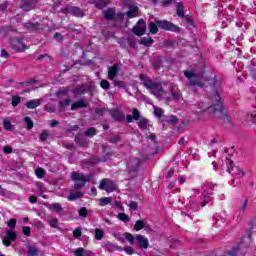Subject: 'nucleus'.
<instances>
[{"label":"nucleus","mask_w":256,"mask_h":256,"mask_svg":"<svg viewBox=\"0 0 256 256\" xmlns=\"http://www.w3.org/2000/svg\"><path fill=\"white\" fill-rule=\"evenodd\" d=\"M210 99L212 102L211 106H205V103L198 104L200 111H207L212 117H218L224 123H231L229 113L223 106V101H221V91L215 89Z\"/></svg>","instance_id":"1"},{"label":"nucleus","mask_w":256,"mask_h":256,"mask_svg":"<svg viewBox=\"0 0 256 256\" xmlns=\"http://www.w3.org/2000/svg\"><path fill=\"white\" fill-rule=\"evenodd\" d=\"M139 79L142 85H144V87H146V89H148V91L154 95V97H157V99H165V97H167V92L163 90V86L160 82L151 80L145 74H140Z\"/></svg>","instance_id":"2"},{"label":"nucleus","mask_w":256,"mask_h":256,"mask_svg":"<svg viewBox=\"0 0 256 256\" xmlns=\"http://www.w3.org/2000/svg\"><path fill=\"white\" fill-rule=\"evenodd\" d=\"M148 28L152 35H157V33H159V29H163L164 31H171L172 33L181 32V28L173 24V22L167 20H159V18H155L154 22L150 21Z\"/></svg>","instance_id":"3"},{"label":"nucleus","mask_w":256,"mask_h":256,"mask_svg":"<svg viewBox=\"0 0 256 256\" xmlns=\"http://www.w3.org/2000/svg\"><path fill=\"white\" fill-rule=\"evenodd\" d=\"M215 188V184L206 182L202 185L203 193L201 196L200 206L205 207L207 203H211L213 201V189Z\"/></svg>","instance_id":"4"},{"label":"nucleus","mask_w":256,"mask_h":256,"mask_svg":"<svg viewBox=\"0 0 256 256\" xmlns=\"http://www.w3.org/2000/svg\"><path fill=\"white\" fill-rule=\"evenodd\" d=\"M71 179H72V181L75 182L74 189L76 191H79V189H83V187H85V183L91 181V176L84 175L83 173L74 171L71 174Z\"/></svg>","instance_id":"5"},{"label":"nucleus","mask_w":256,"mask_h":256,"mask_svg":"<svg viewBox=\"0 0 256 256\" xmlns=\"http://www.w3.org/2000/svg\"><path fill=\"white\" fill-rule=\"evenodd\" d=\"M226 167L227 173L235 175L238 177V179L245 177V172L243 170H241L239 167L234 168L235 164L233 163L230 155L226 157Z\"/></svg>","instance_id":"6"},{"label":"nucleus","mask_w":256,"mask_h":256,"mask_svg":"<svg viewBox=\"0 0 256 256\" xmlns=\"http://www.w3.org/2000/svg\"><path fill=\"white\" fill-rule=\"evenodd\" d=\"M139 165H141V160L139 158L130 157L127 161V167L129 173H137L139 171Z\"/></svg>","instance_id":"7"},{"label":"nucleus","mask_w":256,"mask_h":256,"mask_svg":"<svg viewBox=\"0 0 256 256\" xmlns=\"http://www.w3.org/2000/svg\"><path fill=\"white\" fill-rule=\"evenodd\" d=\"M134 35L141 37L145 35V31H147V26L145 25V20L139 19L137 24L132 29Z\"/></svg>","instance_id":"8"},{"label":"nucleus","mask_w":256,"mask_h":256,"mask_svg":"<svg viewBox=\"0 0 256 256\" xmlns=\"http://www.w3.org/2000/svg\"><path fill=\"white\" fill-rule=\"evenodd\" d=\"M99 189L107 191V193H111L117 189V185L109 179H103L99 184Z\"/></svg>","instance_id":"9"},{"label":"nucleus","mask_w":256,"mask_h":256,"mask_svg":"<svg viewBox=\"0 0 256 256\" xmlns=\"http://www.w3.org/2000/svg\"><path fill=\"white\" fill-rule=\"evenodd\" d=\"M13 241H17V232L12 230L6 231V237L2 240L3 245L5 247H11Z\"/></svg>","instance_id":"10"},{"label":"nucleus","mask_w":256,"mask_h":256,"mask_svg":"<svg viewBox=\"0 0 256 256\" xmlns=\"http://www.w3.org/2000/svg\"><path fill=\"white\" fill-rule=\"evenodd\" d=\"M184 75L189 79L190 85H193V87H205V84L195 78V72L185 71Z\"/></svg>","instance_id":"11"},{"label":"nucleus","mask_w":256,"mask_h":256,"mask_svg":"<svg viewBox=\"0 0 256 256\" xmlns=\"http://www.w3.org/2000/svg\"><path fill=\"white\" fill-rule=\"evenodd\" d=\"M23 27L29 31V33H35L41 29V24L39 22H26L23 24Z\"/></svg>","instance_id":"12"},{"label":"nucleus","mask_w":256,"mask_h":256,"mask_svg":"<svg viewBox=\"0 0 256 256\" xmlns=\"http://www.w3.org/2000/svg\"><path fill=\"white\" fill-rule=\"evenodd\" d=\"M136 243L138 247H140V249H148L149 247V239L141 234H138L136 236Z\"/></svg>","instance_id":"13"},{"label":"nucleus","mask_w":256,"mask_h":256,"mask_svg":"<svg viewBox=\"0 0 256 256\" xmlns=\"http://www.w3.org/2000/svg\"><path fill=\"white\" fill-rule=\"evenodd\" d=\"M118 73H119L118 63H115L113 66L108 67V79H110V81L115 80V77H117Z\"/></svg>","instance_id":"14"},{"label":"nucleus","mask_w":256,"mask_h":256,"mask_svg":"<svg viewBox=\"0 0 256 256\" xmlns=\"http://www.w3.org/2000/svg\"><path fill=\"white\" fill-rule=\"evenodd\" d=\"M37 1L38 0H23L20 4V7L23 9V11H31V9L35 7Z\"/></svg>","instance_id":"15"},{"label":"nucleus","mask_w":256,"mask_h":256,"mask_svg":"<svg viewBox=\"0 0 256 256\" xmlns=\"http://www.w3.org/2000/svg\"><path fill=\"white\" fill-rule=\"evenodd\" d=\"M66 12L74 17H83V11L79 7L68 6L66 7Z\"/></svg>","instance_id":"16"},{"label":"nucleus","mask_w":256,"mask_h":256,"mask_svg":"<svg viewBox=\"0 0 256 256\" xmlns=\"http://www.w3.org/2000/svg\"><path fill=\"white\" fill-rule=\"evenodd\" d=\"M110 115L112 118H114L115 121H124L125 120V114H123V111H121L119 109L110 110Z\"/></svg>","instance_id":"17"},{"label":"nucleus","mask_w":256,"mask_h":256,"mask_svg":"<svg viewBox=\"0 0 256 256\" xmlns=\"http://www.w3.org/2000/svg\"><path fill=\"white\" fill-rule=\"evenodd\" d=\"M87 105L88 104L84 99H79L71 105V111H77V109H85Z\"/></svg>","instance_id":"18"},{"label":"nucleus","mask_w":256,"mask_h":256,"mask_svg":"<svg viewBox=\"0 0 256 256\" xmlns=\"http://www.w3.org/2000/svg\"><path fill=\"white\" fill-rule=\"evenodd\" d=\"M104 19L107 21H113L115 19V8H108L103 11Z\"/></svg>","instance_id":"19"},{"label":"nucleus","mask_w":256,"mask_h":256,"mask_svg":"<svg viewBox=\"0 0 256 256\" xmlns=\"http://www.w3.org/2000/svg\"><path fill=\"white\" fill-rule=\"evenodd\" d=\"M92 3L95 4V7L98 9H103V7H107L111 0H92Z\"/></svg>","instance_id":"20"},{"label":"nucleus","mask_w":256,"mask_h":256,"mask_svg":"<svg viewBox=\"0 0 256 256\" xmlns=\"http://www.w3.org/2000/svg\"><path fill=\"white\" fill-rule=\"evenodd\" d=\"M41 105V101L39 99H34L26 102L27 109H37Z\"/></svg>","instance_id":"21"},{"label":"nucleus","mask_w":256,"mask_h":256,"mask_svg":"<svg viewBox=\"0 0 256 256\" xmlns=\"http://www.w3.org/2000/svg\"><path fill=\"white\" fill-rule=\"evenodd\" d=\"M27 255L28 256H39V249L36 246L28 245L27 246Z\"/></svg>","instance_id":"22"},{"label":"nucleus","mask_w":256,"mask_h":256,"mask_svg":"<svg viewBox=\"0 0 256 256\" xmlns=\"http://www.w3.org/2000/svg\"><path fill=\"white\" fill-rule=\"evenodd\" d=\"M139 12V7L133 6L129 11L126 12L128 19H133V17H137V13Z\"/></svg>","instance_id":"23"},{"label":"nucleus","mask_w":256,"mask_h":256,"mask_svg":"<svg viewBox=\"0 0 256 256\" xmlns=\"http://www.w3.org/2000/svg\"><path fill=\"white\" fill-rule=\"evenodd\" d=\"M155 43V40L151 36L144 37L141 40V45H144L145 47H151V45Z\"/></svg>","instance_id":"24"},{"label":"nucleus","mask_w":256,"mask_h":256,"mask_svg":"<svg viewBox=\"0 0 256 256\" xmlns=\"http://www.w3.org/2000/svg\"><path fill=\"white\" fill-rule=\"evenodd\" d=\"M176 13L178 15V17H181V19H183V17H185V8L183 6V3L179 2L176 8Z\"/></svg>","instance_id":"25"},{"label":"nucleus","mask_w":256,"mask_h":256,"mask_svg":"<svg viewBox=\"0 0 256 256\" xmlns=\"http://www.w3.org/2000/svg\"><path fill=\"white\" fill-rule=\"evenodd\" d=\"M72 101L73 100H71V98H67L64 101H60L58 103V107H59L60 111H64L65 107H69V105H71Z\"/></svg>","instance_id":"26"},{"label":"nucleus","mask_w":256,"mask_h":256,"mask_svg":"<svg viewBox=\"0 0 256 256\" xmlns=\"http://www.w3.org/2000/svg\"><path fill=\"white\" fill-rule=\"evenodd\" d=\"M83 197V192H75L68 195V201H76V199H81Z\"/></svg>","instance_id":"27"},{"label":"nucleus","mask_w":256,"mask_h":256,"mask_svg":"<svg viewBox=\"0 0 256 256\" xmlns=\"http://www.w3.org/2000/svg\"><path fill=\"white\" fill-rule=\"evenodd\" d=\"M138 127H140L141 129H147L149 127V120H147V118L141 117L138 120Z\"/></svg>","instance_id":"28"},{"label":"nucleus","mask_w":256,"mask_h":256,"mask_svg":"<svg viewBox=\"0 0 256 256\" xmlns=\"http://www.w3.org/2000/svg\"><path fill=\"white\" fill-rule=\"evenodd\" d=\"M49 209L55 211V213H61L63 211V207L59 203H53L50 205Z\"/></svg>","instance_id":"29"},{"label":"nucleus","mask_w":256,"mask_h":256,"mask_svg":"<svg viewBox=\"0 0 256 256\" xmlns=\"http://www.w3.org/2000/svg\"><path fill=\"white\" fill-rule=\"evenodd\" d=\"M18 43H20V46L17 45H13V49H15V51H17L18 53H23V51H25V44H23V40H18Z\"/></svg>","instance_id":"30"},{"label":"nucleus","mask_w":256,"mask_h":256,"mask_svg":"<svg viewBox=\"0 0 256 256\" xmlns=\"http://www.w3.org/2000/svg\"><path fill=\"white\" fill-rule=\"evenodd\" d=\"M85 93H87V89L83 86H78L74 89L75 95H85Z\"/></svg>","instance_id":"31"},{"label":"nucleus","mask_w":256,"mask_h":256,"mask_svg":"<svg viewBox=\"0 0 256 256\" xmlns=\"http://www.w3.org/2000/svg\"><path fill=\"white\" fill-rule=\"evenodd\" d=\"M145 225V220H138L136 221L135 225H134V229L135 231H141V229H143V226Z\"/></svg>","instance_id":"32"},{"label":"nucleus","mask_w":256,"mask_h":256,"mask_svg":"<svg viewBox=\"0 0 256 256\" xmlns=\"http://www.w3.org/2000/svg\"><path fill=\"white\" fill-rule=\"evenodd\" d=\"M104 235H105V233L103 232V230H101V229H99V228H97V229L95 230V239H96L97 241H101V239H103Z\"/></svg>","instance_id":"33"},{"label":"nucleus","mask_w":256,"mask_h":256,"mask_svg":"<svg viewBox=\"0 0 256 256\" xmlns=\"http://www.w3.org/2000/svg\"><path fill=\"white\" fill-rule=\"evenodd\" d=\"M84 135L86 137H93L95 135H97V129L91 127V128H88L87 131L84 133Z\"/></svg>","instance_id":"34"},{"label":"nucleus","mask_w":256,"mask_h":256,"mask_svg":"<svg viewBox=\"0 0 256 256\" xmlns=\"http://www.w3.org/2000/svg\"><path fill=\"white\" fill-rule=\"evenodd\" d=\"M24 121H25V123H26V125H27L28 131H31V129H33V120H31V117L26 116V117L24 118Z\"/></svg>","instance_id":"35"},{"label":"nucleus","mask_w":256,"mask_h":256,"mask_svg":"<svg viewBox=\"0 0 256 256\" xmlns=\"http://www.w3.org/2000/svg\"><path fill=\"white\" fill-rule=\"evenodd\" d=\"M100 87H102L105 91H109V89H111V83H109L107 80H102L100 82Z\"/></svg>","instance_id":"36"},{"label":"nucleus","mask_w":256,"mask_h":256,"mask_svg":"<svg viewBox=\"0 0 256 256\" xmlns=\"http://www.w3.org/2000/svg\"><path fill=\"white\" fill-rule=\"evenodd\" d=\"M35 174L38 179H43V177H45V170L43 168H37Z\"/></svg>","instance_id":"37"},{"label":"nucleus","mask_w":256,"mask_h":256,"mask_svg":"<svg viewBox=\"0 0 256 256\" xmlns=\"http://www.w3.org/2000/svg\"><path fill=\"white\" fill-rule=\"evenodd\" d=\"M124 237L127 241H129V243H131L132 245L135 243V236H133V234L126 232L124 234Z\"/></svg>","instance_id":"38"},{"label":"nucleus","mask_w":256,"mask_h":256,"mask_svg":"<svg viewBox=\"0 0 256 256\" xmlns=\"http://www.w3.org/2000/svg\"><path fill=\"white\" fill-rule=\"evenodd\" d=\"M109 143H112L113 145H117V143H119V141H121V137L119 135H115L112 136L111 138H109Z\"/></svg>","instance_id":"39"},{"label":"nucleus","mask_w":256,"mask_h":256,"mask_svg":"<svg viewBox=\"0 0 256 256\" xmlns=\"http://www.w3.org/2000/svg\"><path fill=\"white\" fill-rule=\"evenodd\" d=\"M118 219L120 221H123V223H127L129 221V216L125 213H119L118 214Z\"/></svg>","instance_id":"40"},{"label":"nucleus","mask_w":256,"mask_h":256,"mask_svg":"<svg viewBox=\"0 0 256 256\" xmlns=\"http://www.w3.org/2000/svg\"><path fill=\"white\" fill-rule=\"evenodd\" d=\"M21 103V97L20 96H13L12 97V106L17 107Z\"/></svg>","instance_id":"41"},{"label":"nucleus","mask_w":256,"mask_h":256,"mask_svg":"<svg viewBox=\"0 0 256 256\" xmlns=\"http://www.w3.org/2000/svg\"><path fill=\"white\" fill-rule=\"evenodd\" d=\"M3 125L6 131H11L13 129V125L11 124V121L4 120Z\"/></svg>","instance_id":"42"},{"label":"nucleus","mask_w":256,"mask_h":256,"mask_svg":"<svg viewBox=\"0 0 256 256\" xmlns=\"http://www.w3.org/2000/svg\"><path fill=\"white\" fill-rule=\"evenodd\" d=\"M7 225L9 229H15V227H17V219L15 218L10 219Z\"/></svg>","instance_id":"43"},{"label":"nucleus","mask_w":256,"mask_h":256,"mask_svg":"<svg viewBox=\"0 0 256 256\" xmlns=\"http://www.w3.org/2000/svg\"><path fill=\"white\" fill-rule=\"evenodd\" d=\"M132 117L135 121H139L141 119V115L139 114V110L137 108L133 109Z\"/></svg>","instance_id":"44"},{"label":"nucleus","mask_w":256,"mask_h":256,"mask_svg":"<svg viewBox=\"0 0 256 256\" xmlns=\"http://www.w3.org/2000/svg\"><path fill=\"white\" fill-rule=\"evenodd\" d=\"M123 19H125V13L118 12L117 14H115L113 21H123Z\"/></svg>","instance_id":"45"},{"label":"nucleus","mask_w":256,"mask_h":256,"mask_svg":"<svg viewBox=\"0 0 256 256\" xmlns=\"http://www.w3.org/2000/svg\"><path fill=\"white\" fill-rule=\"evenodd\" d=\"M109 203H111V198H109V197H104V198L100 199L101 207H105V205H109Z\"/></svg>","instance_id":"46"},{"label":"nucleus","mask_w":256,"mask_h":256,"mask_svg":"<svg viewBox=\"0 0 256 256\" xmlns=\"http://www.w3.org/2000/svg\"><path fill=\"white\" fill-rule=\"evenodd\" d=\"M22 233L26 236V237H31V227L29 226H24L22 228Z\"/></svg>","instance_id":"47"},{"label":"nucleus","mask_w":256,"mask_h":256,"mask_svg":"<svg viewBox=\"0 0 256 256\" xmlns=\"http://www.w3.org/2000/svg\"><path fill=\"white\" fill-rule=\"evenodd\" d=\"M246 121H250L251 123H256V114L255 113L247 114Z\"/></svg>","instance_id":"48"},{"label":"nucleus","mask_w":256,"mask_h":256,"mask_svg":"<svg viewBox=\"0 0 256 256\" xmlns=\"http://www.w3.org/2000/svg\"><path fill=\"white\" fill-rule=\"evenodd\" d=\"M114 85L115 87H119L120 89H125V82L114 79Z\"/></svg>","instance_id":"49"},{"label":"nucleus","mask_w":256,"mask_h":256,"mask_svg":"<svg viewBox=\"0 0 256 256\" xmlns=\"http://www.w3.org/2000/svg\"><path fill=\"white\" fill-rule=\"evenodd\" d=\"M48 137H49V132H47L46 130H43L39 136V139L40 141H47Z\"/></svg>","instance_id":"50"},{"label":"nucleus","mask_w":256,"mask_h":256,"mask_svg":"<svg viewBox=\"0 0 256 256\" xmlns=\"http://www.w3.org/2000/svg\"><path fill=\"white\" fill-rule=\"evenodd\" d=\"M248 203H249V200L247 199L242 200V203L240 205V211H242V213L245 212V209H247Z\"/></svg>","instance_id":"51"},{"label":"nucleus","mask_w":256,"mask_h":256,"mask_svg":"<svg viewBox=\"0 0 256 256\" xmlns=\"http://www.w3.org/2000/svg\"><path fill=\"white\" fill-rule=\"evenodd\" d=\"M78 215L80 217H87V208L86 207H81L78 211Z\"/></svg>","instance_id":"52"},{"label":"nucleus","mask_w":256,"mask_h":256,"mask_svg":"<svg viewBox=\"0 0 256 256\" xmlns=\"http://www.w3.org/2000/svg\"><path fill=\"white\" fill-rule=\"evenodd\" d=\"M81 235H82L81 227H78L73 231V236L75 237V239H79Z\"/></svg>","instance_id":"53"},{"label":"nucleus","mask_w":256,"mask_h":256,"mask_svg":"<svg viewBox=\"0 0 256 256\" xmlns=\"http://www.w3.org/2000/svg\"><path fill=\"white\" fill-rule=\"evenodd\" d=\"M138 207H139V204L136 201H131L129 204V208L132 211H137Z\"/></svg>","instance_id":"54"},{"label":"nucleus","mask_w":256,"mask_h":256,"mask_svg":"<svg viewBox=\"0 0 256 256\" xmlns=\"http://www.w3.org/2000/svg\"><path fill=\"white\" fill-rule=\"evenodd\" d=\"M183 19H185L186 23H189L191 25V27H195V24L193 22V18H191V16L186 15L183 17Z\"/></svg>","instance_id":"55"},{"label":"nucleus","mask_w":256,"mask_h":256,"mask_svg":"<svg viewBox=\"0 0 256 256\" xmlns=\"http://www.w3.org/2000/svg\"><path fill=\"white\" fill-rule=\"evenodd\" d=\"M239 251V247H234L231 250L228 251V255L230 256H237V253Z\"/></svg>","instance_id":"56"},{"label":"nucleus","mask_w":256,"mask_h":256,"mask_svg":"<svg viewBox=\"0 0 256 256\" xmlns=\"http://www.w3.org/2000/svg\"><path fill=\"white\" fill-rule=\"evenodd\" d=\"M95 113L96 115H99V117H103V115H105V110L102 108H96Z\"/></svg>","instance_id":"57"},{"label":"nucleus","mask_w":256,"mask_h":256,"mask_svg":"<svg viewBox=\"0 0 256 256\" xmlns=\"http://www.w3.org/2000/svg\"><path fill=\"white\" fill-rule=\"evenodd\" d=\"M3 151H4L5 155H9L10 153H13V148L10 146H5L3 148Z\"/></svg>","instance_id":"58"},{"label":"nucleus","mask_w":256,"mask_h":256,"mask_svg":"<svg viewBox=\"0 0 256 256\" xmlns=\"http://www.w3.org/2000/svg\"><path fill=\"white\" fill-rule=\"evenodd\" d=\"M37 82V80L35 78H30L28 79L24 85L29 86V85H35V83Z\"/></svg>","instance_id":"59"},{"label":"nucleus","mask_w":256,"mask_h":256,"mask_svg":"<svg viewBox=\"0 0 256 256\" xmlns=\"http://www.w3.org/2000/svg\"><path fill=\"white\" fill-rule=\"evenodd\" d=\"M54 39H55L56 41H63V35H62L61 33H59V32H56V33L54 34Z\"/></svg>","instance_id":"60"},{"label":"nucleus","mask_w":256,"mask_h":256,"mask_svg":"<svg viewBox=\"0 0 256 256\" xmlns=\"http://www.w3.org/2000/svg\"><path fill=\"white\" fill-rule=\"evenodd\" d=\"M125 253H127V255H133V253H135V251L133 250V248L131 246H128L124 249Z\"/></svg>","instance_id":"61"},{"label":"nucleus","mask_w":256,"mask_h":256,"mask_svg":"<svg viewBox=\"0 0 256 256\" xmlns=\"http://www.w3.org/2000/svg\"><path fill=\"white\" fill-rule=\"evenodd\" d=\"M74 255L75 256H83V248H77L76 250H74Z\"/></svg>","instance_id":"62"},{"label":"nucleus","mask_w":256,"mask_h":256,"mask_svg":"<svg viewBox=\"0 0 256 256\" xmlns=\"http://www.w3.org/2000/svg\"><path fill=\"white\" fill-rule=\"evenodd\" d=\"M50 227H53L54 229L58 227L59 223L57 220H50L49 222Z\"/></svg>","instance_id":"63"},{"label":"nucleus","mask_w":256,"mask_h":256,"mask_svg":"<svg viewBox=\"0 0 256 256\" xmlns=\"http://www.w3.org/2000/svg\"><path fill=\"white\" fill-rule=\"evenodd\" d=\"M142 229H144V231H151V225H149V223L147 222H144V226Z\"/></svg>","instance_id":"64"}]
</instances>
